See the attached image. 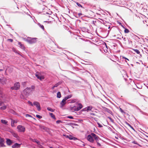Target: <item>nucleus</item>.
Listing matches in <instances>:
<instances>
[{
	"instance_id": "30",
	"label": "nucleus",
	"mask_w": 148,
	"mask_h": 148,
	"mask_svg": "<svg viewBox=\"0 0 148 148\" xmlns=\"http://www.w3.org/2000/svg\"><path fill=\"white\" fill-rule=\"evenodd\" d=\"M13 136L15 137V138H17L18 137V135L17 134H16V133H14L13 134Z\"/></svg>"
},
{
	"instance_id": "36",
	"label": "nucleus",
	"mask_w": 148,
	"mask_h": 148,
	"mask_svg": "<svg viewBox=\"0 0 148 148\" xmlns=\"http://www.w3.org/2000/svg\"><path fill=\"white\" fill-rule=\"evenodd\" d=\"M77 4L78 6L82 7V6L79 3H77Z\"/></svg>"
},
{
	"instance_id": "13",
	"label": "nucleus",
	"mask_w": 148,
	"mask_h": 148,
	"mask_svg": "<svg viewBox=\"0 0 148 148\" xmlns=\"http://www.w3.org/2000/svg\"><path fill=\"white\" fill-rule=\"evenodd\" d=\"M6 139V143L8 145H10L12 143V142L10 139Z\"/></svg>"
},
{
	"instance_id": "2",
	"label": "nucleus",
	"mask_w": 148,
	"mask_h": 148,
	"mask_svg": "<svg viewBox=\"0 0 148 148\" xmlns=\"http://www.w3.org/2000/svg\"><path fill=\"white\" fill-rule=\"evenodd\" d=\"M34 88V86H32L29 88L27 87L24 90L23 93L26 95H28L33 91Z\"/></svg>"
},
{
	"instance_id": "27",
	"label": "nucleus",
	"mask_w": 148,
	"mask_h": 148,
	"mask_svg": "<svg viewBox=\"0 0 148 148\" xmlns=\"http://www.w3.org/2000/svg\"><path fill=\"white\" fill-rule=\"evenodd\" d=\"M133 50L136 53L138 54H139L140 53L139 51L137 49H134Z\"/></svg>"
},
{
	"instance_id": "46",
	"label": "nucleus",
	"mask_w": 148,
	"mask_h": 148,
	"mask_svg": "<svg viewBox=\"0 0 148 148\" xmlns=\"http://www.w3.org/2000/svg\"><path fill=\"white\" fill-rule=\"evenodd\" d=\"M108 118L111 120V121H112L111 120H112L111 118H110V117H108Z\"/></svg>"
},
{
	"instance_id": "33",
	"label": "nucleus",
	"mask_w": 148,
	"mask_h": 148,
	"mask_svg": "<svg viewBox=\"0 0 148 148\" xmlns=\"http://www.w3.org/2000/svg\"><path fill=\"white\" fill-rule=\"evenodd\" d=\"M33 142H36V143H37V144H39V142L38 141H37V140H35V139H34V140H33Z\"/></svg>"
},
{
	"instance_id": "47",
	"label": "nucleus",
	"mask_w": 148,
	"mask_h": 148,
	"mask_svg": "<svg viewBox=\"0 0 148 148\" xmlns=\"http://www.w3.org/2000/svg\"><path fill=\"white\" fill-rule=\"evenodd\" d=\"M105 45V46H106V48H107V45H106V44H105V45Z\"/></svg>"
},
{
	"instance_id": "41",
	"label": "nucleus",
	"mask_w": 148,
	"mask_h": 148,
	"mask_svg": "<svg viewBox=\"0 0 148 148\" xmlns=\"http://www.w3.org/2000/svg\"><path fill=\"white\" fill-rule=\"evenodd\" d=\"M123 58L125 59V61H126V60H129L127 58H125V57H123Z\"/></svg>"
},
{
	"instance_id": "9",
	"label": "nucleus",
	"mask_w": 148,
	"mask_h": 148,
	"mask_svg": "<svg viewBox=\"0 0 148 148\" xmlns=\"http://www.w3.org/2000/svg\"><path fill=\"white\" fill-rule=\"evenodd\" d=\"M66 101L64 98L62 99L60 103L61 108H62L64 106L66 103Z\"/></svg>"
},
{
	"instance_id": "8",
	"label": "nucleus",
	"mask_w": 148,
	"mask_h": 148,
	"mask_svg": "<svg viewBox=\"0 0 148 148\" xmlns=\"http://www.w3.org/2000/svg\"><path fill=\"white\" fill-rule=\"evenodd\" d=\"M35 76L37 78L41 80L44 79L45 78L44 77L43 75H41L40 74H36Z\"/></svg>"
},
{
	"instance_id": "14",
	"label": "nucleus",
	"mask_w": 148,
	"mask_h": 148,
	"mask_svg": "<svg viewBox=\"0 0 148 148\" xmlns=\"http://www.w3.org/2000/svg\"><path fill=\"white\" fill-rule=\"evenodd\" d=\"M17 123V121L16 120H12L11 121V125L12 127L15 126L14 125V123Z\"/></svg>"
},
{
	"instance_id": "5",
	"label": "nucleus",
	"mask_w": 148,
	"mask_h": 148,
	"mask_svg": "<svg viewBox=\"0 0 148 148\" xmlns=\"http://www.w3.org/2000/svg\"><path fill=\"white\" fill-rule=\"evenodd\" d=\"M4 95L1 93H0V106L4 102H6V101L4 99Z\"/></svg>"
},
{
	"instance_id": "16",
	"label": "nucleus",
	"mask_w": 148,
	"mask_h": 148,
	"mask_svg": "<svg viewBox=\"0 0 148 148\" xmlns=\"http://www.w3.org/2000/svg\"><path fill=\"white\" fill-rule=\"evenodd\" d=\"M69 138L70 140H77V138H76L73 137L71 135H69Z\"/></svg>"
},
{
	"instance_id": "35",
	"label": "nucleus",
	"mask_w": 148,
	"mask_h": 148,
	"mask_svg": "<svg viewBox=\"0 0 148 148\" xmlns=\"http://www.w3.org/2000/svg\"><path fill=\"white\" fill-rule=\"evenodd\" d=\"M97 123L99 127H102V126L99 123Z\"/></svg>"
},
{
	"instance_id": "45",
	"label": "nucleus",
	"mask_w": 148,
	"mask_h": 148,
	"mask_svg": "<svg viewBox=\"0 0 148 148\" xmlns=\"http://www.w3.org/2000/svg\"><path fill=\"white\" fill-rule=\"evenodd\" d=\"M75 102V101H74V100H72L71 102V103H74Z\"/></svg>"
},
{
	"instance_id": "6",
	"label": "nucleus",
	"mask_w": 148,
	"mask_h": 148,
	"mask_svg": "<svg viewBox=\"0 0 148 148\" xmlns=\"http://www.w3.org/2000/svg\"><path fill=\"white\" fill-rule=\"evenodd\" d=\"M20 87V85L19 83L18 82H17L14 84V87H11V89H15L17 90L19 89Z\"/></svg>"
},
{
	"instance_id": "15",
	"label": "nucleus",
	"mask_w": 148,
	"mask_h": 148,
	"mask_svg": "<svg viewBox=\"0 0 148 148\" xmlns=\"http://www.w3.org/2000/svg\"><path fill=\"white\" fill-rule=\"evenodd\" d=\"M71 108L72 110H74L75 111H78L77 107L76 106H71Z\"/></svg>"
},
{
	"instance_id": "38",
	"label": "nucleus",
	"mask_w": 148,
	"mask_h": 148,
	"mask_svg": "<svg viewBox=\"0 0 148 148\" xmlns=\"http://www.w3.org/2000/svg\"><path fill=\"white\" fill-rule=\"evenodd\" d=\"M64 135V136L65 137H66V138H69V135Z\"/></svg>"
},
{
	"instance_id": "24",
	"label": "nucleus",
	"mask_w": 148,
	"mask_h": 148,
	"mask_svg": "<svg viewBox=\"0 0 148 148\" xmlns=\"http://www.w3.org/2000/svg\"><path fill=\"white\" fill-rule=\"evenodd\" d=\"M57 97L58 98H60L61 97V95L60 92H58L57 93Z\"/></svg>"
},
{
	"instance_id": "22",
	"label": "nucleus",
	"mask_w": 148,
	"mask_h": 148,
	"mask_svg": "<svg viewBox=\"0 0 148 148\" xmlns=\"http://www.w3.org/2000/svg\"><path fill=\"white\" fill-rule=\"evenodd\" d=\"M38 25L43 30H44V27L43 25H41L39 23H38Z\"/></svg>"
},
{
	"instance_id": "23",
	"label": "nucleus",
	"mask_w": 148,
	"mask_h": 148,
	"mask_svg": "<svg viewBox=\"0 0 148 148\" xmlns=\"http://www.w3.org/2000/svg\"><path fill=\"white\" fill-rule=\"evenodd\" d=\"M71 97H72V95H68L66 97H65L64 98V99H65V100H66L67 99L71 98Z\"/></svg>"
},
{
	"instance_id": "37",
	"label": "nucleus",
	"mask_w": 148,
	"mask_h": 148,
	"mask_svg": "<svg viewBox=\"0 0 148 148\" xmlns=\"http://www.w3.org/2000/svg\"><path fill=\"white\" fill-rule=\"evenodd\" d=\"M67 117L70 119H73V117L72 116H69Z\"/></svg>"
},
{
	"instance_id": "21",
	"label": "nucleus",
	"mask_w": 148,
	"mask_h": 148,
	"mask_svg": "<svg viewBox=\"0 0 148 148\" xmlns=\"http://www.w3.org/2000/svg\"><path fill=\"white\" fill-rule=\"evenodd\" d=\"M1 122L2 123L5 124H6L8 123L7 121L3 119L1 120Z\"/></svg>"
},
{
	"instance_id": "11",
	"label": "nucleus",
	"mask_w": 148,
	"mask_h": 148,
	"mask_svg": "<svg viewBox=\"0 0 148 148\" xmlns=\"http://www.w3.org/2000/svg\"><path fill=\"white\" fill-rule=\"evenodd\" d=\"M4 141V139L0 138V147H3L5 146L3 143Z\"/></svg>"
},
{
	"instance_id": "10",
	"label": "nucleus",
	"mask_w": 148,
	"mask_h": 148,
	"mask_svg": "<svg viewBox=\"0 0 148 148\" xmlns=\"http://www.w3.org/2000/svg\"><path fill=\"white\" fill-rule=\"evenodd\" d=\"M92 108V107L91 106H88L86 108H83L82 109V111H88L89 110H91Z\"/></svg>"
},
{
	"instance_id": "31",
	"label": "nucleus",
	"mask_w": 148,
	"mask_h": 148,
	"mask_svg": "<svg viewBox=\"0 0 148 148\" xmlns=\"http://www.w3.org/2000/svg\"><path fill=\"white\" fill-rule=\"evenodd\" d=\"M124 32L125 33H128L129 32V31L127 29H125Z\"/></svg>"
},
{
	"instance_id": "28",
	"label": "nucleus",
	"mask_w": 148,
	"mask_h": 148,
	"mask_svg": "<svg viewBox=\"0 0 148 148\" xmlns=\"http://www.w3.org/2000/svg\"><path fill=\"white\" fill-rule=\"evenodd\" d=\"M6 108V106H3L1 107L0 108V109L2 110H4Z\"/></svg>"
},
{
	"instance_id": "26",
	"label": "nucleus",
	"mask_w": 148,
	"mask_h": 148,
	"mask_svg": "<svg viewBox=\"0 0 148 148\" xmlns=\"http://www.w3.org/2000/svg\"><path fill=\"white\" fill-rule=\"evenodd\" d=\"M47 109L48 110L51 111V112H53L54 111V110H53V109H52V108H49V107H48L47 108Z\"/></svg>"
},
{
	"instance_id": "40",
	"label": "nucleus",
	"mask_w": 148,
	"mask_h": 148,
	"mask_svg": "<svg viewBox=\"0 0 148 148\" xmlns=\"http://www.w3.org/2000/svg\"><path fill=\"white\" fill-rule=\"evenodd\" d=\"M82 15V14L81 13H79L77 14V15L79 17Z\"/></svg>"
},
{
	"instance_id": "32",
	"label": "nucleus",
	"mask_w": 148,
	"mask_h": 148,
	"mask_svg": "<svg viewBox=\"0 0 148 148\" xmlns=\"http://www.w3.org/2000/svg\"><path fill=\"white\" fill-rule=\"evenodd\" d=\"M28 103L29 104H30L31 106H33V104L32 103V102H31V101H28Z\"/></svg>"
},
{
	"instance_id": "7",
	"label": "nucleus",
	"mask_w": 148,
	"mask_h": 148,
	"mask_svg": "<svg viewBox=\"0 0 148 148\" xmlns=\"http://www.w3.org/2000/svg\"><path fill=\"white\" fill-rule=\"evenodd\" d=\"M34 105L36 106L37 108V109L38 111H40L41 108L40 106V103L39 102L37 101H34V102L33 105Z\"/></svg>"
},
{
	"instance_id": "42",
	"label": "nucleus",
	"mask_w": 148,
	"mask_h": 148,
	"mask_svg": "<svg viewBox=\"0 0 148 148\" xmlns=\"http://www.w3.org/2000/svg\"><path fill=\"white\" fill-rule=\"evenodd\" d=\"M8 40H9L11 42H12L13 41L12 39H8Z\"/></svg>"
},
{
	"instance_id": "4",
	"label": "nucleus",
	"mask_w": 148,
	"mask_h": 148,
	"mask_svg": "<svg viewBox=\"0 0 148 148\" xmlns=\"http://www.w3.org/2000/svg\"><path fill=\"white\" fill-rule=\"evenodd\" d=\"M18 131L19 132H24L25 131V128L21 125H19L17 127Z\"/></svg>"
},
{
	"instance_id": "25",
	"label": "nucleus",
	"mask_w": 148,
	"mask_h": 148,
	"mask_svg": "<svg viewBox=\"0 0 148 148\" xmlns=\"http://www.w3.org/2000/svg\"><path fill=\"white\" fill-rule=\"evenodd\" d=\"M144 19V20H143V22L144 24H146V23H147V22L148 21V18L145 17Z\"/></svg>"
},
{
	"instance_id": "49",
	"label": "nucleus",
	"mask_w": 148,
	"mask_h": 148,
	"mask_svg": "<svg viewBox=\"0 0 148 148\" xmlns=\"http://www.w3.org/2000/svg\"><path fill=\"white\" fill-rule=\"evenodd\" d=\"M1 79H0V82L1 81Z\"/></svg>"
},
{
	"instance_id": "1",
	"label": "nucleus",
	"mask_w": 148,
	"mask_h": 148,
	"mask_svg": "<svg viewBox=\"0 0 148 148\" xmlns=\"http://www.w3.org/2000/svg\"><path fill=\"white\" fill-rule=\"evenodd\" d=\"M87 140L91 143H94V140H95L97 143V145L99 146L101 145V144L99 143L101 139L95 134L92 133L88 135L86 137Z\"/></svg>"
},
{
	"instance_id": "17",
	"label": "nucleus",
	"mask_w": 148,
	"mask_h": 148,
	"mask_svg": "<svg viewBox=\"0 0 148 148\" xmlns=\"http://www.w3.org/2000/svg\"><path fill=\"white\" fill-rule=\"evenodd\" d=\"M78 110H79L83 107L82 105L80 103H79L78 104V106L77 107Z\"/></svg>"
},
{
	"instance_id": "43",
	"label": "nucleus",
	"mask_w": 148,
	"mask_h": 148,
	"mask_svg": "<svg viewBox=\"0 0 148 148\" xmlns=\"http://www.w3.org/2000/svg\"><path fill=\"white\" fill-rule=\"evenodd\" d=\"M120 111L122 112H123V110L121 108H120Z\"/></svg>"
},
{
	"instance_id": "44",
	"label": "nucleus",
	"mask_w": 148,
	"mask_h": 148,
	"mask_svg": "<svg viewBox=\"0 0 148 148\" xmlns=\"http://www.w3.org/2000/svg\"><path fill=\"white\" fill-rule=\"evenodd\" d=\"M26 116L31 117V116L28 114H27L26 115Z\"/></svg>"
},
{
	"instance_id": "39",
	"label": "nucleus",
	"mask_w": 148,
	"mask_h": 148,
	"mask_svg": "<svg viewBox=\"0 0 148 148\" xmlns=\"http://www.w3.org/2000/svg\"><path fill=\"white\" fill-rule=\"evenodd\" d=\"M131 128H132V129L134 130V128H133L132 127V126H131V125H130V124H127Z\"/></svg>"
},
{
	"instance_id": "3",
	"label": "nucleus",
	"mask_w": 148,
	"mask_h": 148,
	"mask_svg": "<svg viewBox=\"0 0 148 148\" xmlns=\"http://www.w3.org/2000/svg\"><path fill=\"white\" fill-rule=\"evenodd\" d=\"M37 38H32L28 37L27 38H25V40L30 44L35 43L37 41Z\"/></svg>"
},
{
	"instance_id": "18",
	"label": "nucleus",
	"mask_w": 148,
	"mask_h": 148,
	"mask_svg": "<svg viewBox=\"0 0 148 148\" xmlns=\"http://www.w3.org/2000/svg\"><path fill=\"white\" fill-rule=\"evenodd\" d=\"M60 84V82H59L58 83H57L52 88V89H53L55 87H57Z\"/></svg>"
},
{
	"instance_id": "34",
	"label": "nucleus",
	"mask_w": 148,
	"mask_h": 148,
	"mask_svg": "<svg viewBox=\"0 0 148 148\" xmlns=\"http://www.w3.org/2000/svg\"><path fill=\"white\" fill-rule=\"evenodd\" d=\"M62 122L61 121H60V120L57 121L56 122V123L57 124H59L60 123H61Z\"/></svg>"
},
{
	"instance_id": "20",
	"label": "nucleus",
	"mask_w": 148,
	"mask_h": 148,
	"mask_svg": "<svg viewBox=\"0 0 148 148\" xmlns=\"http://www.w3.org/2000/svg\"><path fill=\"white\" fill-rule=\"evenodd\" d=\"M49 114L52 118L54 119H56V118L55 117V115L52 113H50Z\"/></svg>"
},
{
	"instance_id": "19",
	"label": "nucleus",
	"mask_w": 148,
	"mask_h": 148,
	"mask_svg": "<svg viewBox=\"0 0 148 148\" xmlns=\"http://www.w3.org/2000/svg\"><path fill=\"white\" fill-rule=\"evenodd\" d=\"M18 45L20 46V47L21 48H22L23 49H25V47H24V45L23 44H21V42H18Z\"/></svg>"
},
{
	"instance_id": "12",
	"label": "nucleus",
	"mask_w": 148,
	"mask_h": 148,
	"mask_svg": "<svg viewBox=\"0 0 148 148\" xmlns=\"http://www.w3.org/2000/svg\"><path fill=\"white\" fill-rule=\"evenodd\" d=\"M21 145L17 143H16L13 145L12 147L13 148H18L20 147Z\"/></svg>"
},
{
	"instance_id": "48",
	"label": "nucleus",
	"mask_w": 148,
	"mask_h": 148,
	"mask_svg": "<svg viewBox=\"0 0 148 148\" xmlns=\"http://www.w3.org/2000/svg\"><path fill=\"white\" fill-rule=\"evenodd\" d=\"M3 71V69H0V71Z\"/></svg>"
},
{
	"instance_id": "29",
	"label": "nucleus",
	"mask_w": 148,
	"mask_h": 148,
	"mask_svg": "<svg viewBox=\"0 0 148 148\" xmlns=\"http://www.w3.org/2000/svg\"><path fill=\"white\" fill-rule=\"evenodd\" d=\"M36 116L39 119H40L42 118V116H40L38 114L36 115Z\"/></svg>"
}]
</instances>
